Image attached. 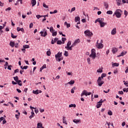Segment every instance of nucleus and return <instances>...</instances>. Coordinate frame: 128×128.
Segmentation results:
<instances>
[{
	"label": "nucleus",
	"instance_id": "45",
	"mask_svg": "<svg viewBox=\"0 0 128 128\" xmlns=\"http://www.w3.org/2000/svg\"><path fill=\"white\" fill-rule=\"evenodd\" d=\"M62 44V42L60 40H58L57 41V44Z\"/></svg>",
	"mask_w": 128,
	"mask_h": 128
},
{
	"label": "nucleus",
	"instance_id": "43",
	"mask_svg": "<svg viewBox=\"0 0 128 128\" xmlns=\"http://www.w3.org/2000/svg\"><path fill=\"white\" fill-rule=\"evenodd\" d=\"M64 56H68V51H65L64 53Z\"/></svg>",
	"mask_w": 128,
	"mask_h": 128
},
{
	"label": "nucleus",
	"instance_id": "12",
	"mask_svg": "<svg viewBox=\"0 0 128 128\" xmlns=\"http://www.w3.org/2000/svg\"><path fill=\"white\" fill-rule=\"evenodd\" d=\"M102 99L97 103L96 105V108H100V106H102Z\"/></svg>",
	"mask_w": 128,
	"mask_h": 128
},
{
	"label": "nucleus",
	"instance_id": "19",
	"mask_svg": "<svg viewBox=\"0 0 128 128\" xmlns=\"http://www.w3.org/2000/svg\"><path fill=\"white\" fill-rule=\"evenodd\" d=\"M104 6L105 7V8L106 10H108V2H104Z\"/></svg>",
	"mask_w": 128,
	"mask_h": 128
},
{
	"label": "nucleus",
	"instance_id": "59",
	"mask_svg": "<svg viewBox=\"0 0 128 128\" xmlns=\"http://www.w3.org/2000/svg\"><path fill=\"white\" fill-rule=\"evenodd\" d=\"M4 117H0V122H2V120H4Z\"/></svg>",
	"mask_w": 128,
	"mask_h": 128
},
{
	"label": "nucleus",
	"instance_id": "35",
	"mask_svg": "<svg viewBox=\"0 0 128 128\" xmlns=\"http://www.w3.org/2000/svg\"><path fill=\"white\" fill-rule=\"evenodd\" d=\"M112 66H120V64L116 62V63L113 64H112Z\"/></svg>",
	"mask_w": 128,
	"mask_h": 128
},
{
	"label": "nucleus",
	"instance_id": "28",
	"mask_svg": "<svg viewBox=\"0 0 128 128\" xmlns=\"http://www.w3.org/2000/svg\"><path fill=\"white\" fill-rule=\"evenodd\" d=\"M18 84V86H22V80H18L17 82Z\"/></svg>",
	"mask_w": 128,
	"mask_h": 128
},
{
	"label": "nucleus",
	"instance_id": "26",
	"mask_svg": "<svg viewBox=\"0 0 128 128\" xmlns=\"http://www.w3.org/2000/svg\"><path fill=\"white\" fill-rule=\"evenodd\" d=\"M100 24V28H104V26H106V24L105 22H101Z\"/></svg>",
	"mask_w": 128,
	"mask_h": 128
},
{
	"label": "nucleus",
	"instance_id": "53",
	"mask_svg": "<svg viewBox=\"0 0 128 128\" xmlns=\"http://www.w3.org/2000/svg\"><path fill=\"white\" fill-rule=\"evenodd\" d=\"M87 62L88 64H90V58H88Z\"/></svg>",
	"mask_w": 128,
	"mask_h": 128
},
{
	"label": "nucleus",
	"instance_id": "51",
	"mask_svg": "<svg viewBox=\"0 0 128 128\" xmlns=\"http://www.w3.org/2000/svg\"><path fill=\"white\" fill-rule=\"evenodd\" d=\"M43 6L46 8H48V6H46V4L44 3L43 4Z\"/></svg>",
	"mask_w": 128,
	"mask_h": 128
},
{
	"label": "nucleus",
	"instance_id": "49",
	"mask_svg": "<svg viewBox=\"0 0 128 128\" xmlns=\"http://www.w3.org/2000/svg\"><path fill=\"white\" fill-rule=\"evenodd\" d=\"M33 26H34V24L30 23L29 26L30 28H32Z\"/></svg>",
	"mask_w": 128,
	"mask_h": 128
},
{
	"label": "nucleus",
	"instance_id": "14",
	"mask_svg": "<svg viewBox=\"0 0 128 128\" xmlns=\"http://www.w3.org/2000/svg\"><path fill=\"white\" fill-rule=\"evenodd\" d=\"M116 34V28H114L112 29V30L111 32V34L112 36H114Z\"/></svg>",
	"mask_w": 128,
	"mask_h": 128
},
{
	"label": "nucleus",
	"instance_id": "46",
	"mask_svg": "<svg viewBox=\"0 0 128 128\" xmlns=\"http://www.w3.org/2000/svg\"><path fill=\"white\" fill-rule=\"evenodd\" d=\"M123 92H128V88H124L122 90Z\"/></svg>",
	"mask_w": 128,
	"mask_h": 128
},
{
	"label": "nucleus",
	"instance_id": "58",
	"mask_svg": "<svg viewBox=\"0 0 128 128\" xmlns=\"http://www.w3.org/2000/svg\"><path fill=\"white\" fill-rule=\"evenodd\" d=\"M8 104H10V106H12V108H14V106L11 102H8Z\"/></svg>",
	"mask_w": 128,
	"mask_h": 128
},
{
	"label": "nucleus",
	"instance_id": "3",
	"mask_svg": "<svg viewBox=\"0 0 128 128\" xmlns=\"http://www.w3.org/2000/svg\"><path fill=\"white\" fill-rule=\"evenodd\" d=\"M121 12H122V10L118 9L115 11L114 14H116V16L118 18H120L122 16V14H120Z\"/></svg>",
	"mask_w": 128,
	"mask_h": 128
},
{
	"label": "nucleus",
	"instance_id": "52",
	"mask_svg": "<svg viewBox=\"0 0 128 128\" xmlns=\"http://www.w3.org/2000/svg\"><path fill=\"white\" fill-rule=\"evenodd\" d=\"M118 68L115 69L114 71V74H118Z\"/></svg>",
	"mask_w": 128,
	"mask_h": 128
},
{
	"label": "nucleus",
	"instance_id": "22",
	"mask_svg": "<svg viewBox=\"0 0 128 128\" xmlns=\"http://www.w3.org/2000/svg\"><path fill=\"white\" fill-rule=\"evenodd\" d=\"M62 120H63V124H68V122H66V117L63 116Z\"/></svg>",
	"mask_w": 128,
	"mask_h": 128
},
{
	"label": "nucleus",
	"instance_id": "32",
	"mask_svg": "<svg viewBox=\"0 0 128 128\" xmlns=\"http://www.w3.org/2000/svg\"><path fill=\"white\" fill-rule=\"evenodd\" d=\"M23 48H30V46L28 44L24 45L23 46Z\"/></svg>",
	"mask_w": 128,
	"mask_h": 128
},
{
	"label": "nucleus",
	"instance_id": "21",
	"mask_svg": "<svg viewBox=\"0 0 128 128\" xmlns=\"http://www.w3.org/2000/svg\"><path fill=\"white\" fill-rule=\"evenodd\" d=\"M46 54L48 56H50V54H52V52H50V50H48V51L46 52Z\"/></svg>",
	"mask_w": 128,
	"mask_h": 128
},
{
	"label": "nucleus",
	"instance_id": "8",
	"mask_svg": "<svg viewBox=\"0 0 128 128\" xmlns=\"http://www.w3.org/2000/svg\"><path fill=\"white\" fill-rule=\"evenodd\" d=\"M84 34L88 36H92V32H91L89 30H87L84 32Z\"/></svg>",
	"mask_w": 128,
	"mask_h": 128
},
{
	"label": "nucleus",
	"instance_id": "18",
	"mask_svg": "<svg viewBox=\"0 0 128 128\" xmlns=\"http://www.w3.org/2000/svg\"><path fill=\"white\" fill-rule=\"evenodd\" d=\"M31 2L32 4V6H36V0H32L31 1Z\"/></svg>",
	"mask_w": 128,
	"mask_h": 128
},
{
	"label": "nucleus",
	"instance_id": "44",
	"mask_svg": "<svg viewBox=\"0 0 128 128\" xmlns=\"http://www.w3.org/2000/svg\"><path fill=\"white\" fill-rule=\"evenodd\" d=\"M126 54V51L122 52L121 53L122 56H124V54Z\"/></svg>",
	"mask_w": 128,
	"mask_h": 128
},
{
	"label": "nucleus",
	"instance_id": "15",
	"mask_svg": "<svg viewBox=\"0 0 128 128\" xmlns=\"http://www.w3.org/2000/svg\"><path fill=\"white\" fill-rule=\"evenodd\" d=\"M32 110L31 115L29 116V118H30V120H32V118L34 116V110Z\"/></svg>",
	"mask_w": 128,
	"mask_h": 128
},
{
	"label": "nucleus",
	"instance_id": "29",
	"mask_svg": "<svg viewBox=\"0 0 128 128\" xmlns=\"http://www.w3.org/2000/svg\"><path fill=\"white\" fill-rule=\"evenodd\" d=\"M37 126L40 128H44L42 126V123H38Z\"/></svg>",
	"mask_w": 128,
	"mask_h": 128
},
{
	"label": "nucleus",
	"instance_id": "54",
	"mask_svg": "<svg viewBox=\"0 0 128 128\" xmlns=\"http://www.w3.org/2000/svg\"><path fill=\"white\" fill-rule=\"evenodd\" d=\"M74 10H76V8L74 7L73 8H72L71 9L70 12L72 13V12H74Z\"/></svg>",
	"mask_w": 128,
	"mask_h": 128
},
{
	"label": "nucleus",
	"instance_id": "48",
	"mask_svg": "<svg viewBox=\"0 0 128 128\" xmlns=\"http://www.w3.org/2000/svg\"><path fill=\"white\" fill-rule=\"evenodd\" d=\"M76 46V44L74 42L70 46L71 48H74V46Z\"/></svg>",
	"mask_w": 128,
	"mask_h": 128
},
{
	"label": "nucleus",
	"instance_id": "36",
	"mask_svg": "<svg viewBox=\"0 0 128 128\" xmlns=\"http://www.w3.org/2000/svg\"><path fill=\"white\" fill-rule=\"evenodd\" d=\"M74 42L76 43V44H78V43L80 42V39H77V40H75Z\"/></svg>",
	"mask_w": 128,
	"mask_h": 128
},
{
	"label": "nucleus",
	"instance_id": "38",
	"mask_svg": "<svg viewBox=\"0 0 128 128\" xmlns=\"http://www.w3.org/2000/svg\"><path fill=\"white\" fill-rule=\"evenodd\" d=\"M108 114L109 116H112V112L110 110L108 111Z\"/></svg>",
	"mask_w": 128,
	"mask_h": 128
},
{
	"label": "nucleus",
	"instance_id": "20",
	"mask_svg": "<svg viewBox=\"0 0 128 128\" xmlns=\"http://www.w3.org/2000/svg\"><path fill=\"white\" fill-rule=\"evenodd\" d=\"M73 122H74V124H78V122H80V120L74 119L73 120Z\"/></svg>",
	"mask_w": 128,
	"mask_h": 128
},
{
	"label": "nucleus",
	"instance_id": "7",
	"mask_svg": "<svg viewBox=\"0 0 128 128\" xmlns=\"http://www.w3.org/2000/svg\"><path fill=\"white\" fill-rule=\"evenodd\" d=\"M92 94V92H88L86 90H84L81 94V96H90Z\"/></svg>",
	"mask_w": 128,
	"mask_h": 128
},
{
	"label": "nucleus",
	"instance_id": "47",
	"mask_svg": "<svg viewBox=\"0 0 128 128\" xmlns=\"http://www.w3.org/2000/svg\"><path fill=\"white\" fill-rule=\"evenodd\" d=\"M97 72H100V73L102 72V68L98 69L97 70Z\"/></svg>",
	"mask_w": 128,
	"mask_h": 128
},
{
	"label": "nucleus",
	"instance_id": "37",
	"mask_svg": "<svg viewBox=\"0 0 128 128\" xmlns=\"http://www.w3.org/2000/svg\"><path fill=\"white\" fill-rule=\"evenodd\" d=\"M50 31L52 34L54 31V27H50Z\"/></svg>",
	"mask_w": 128,
	"mask_h": 128
},
{
	"label": "nucleus",
	"instance_id": "23",
	"mask_svg": "<svg viewBox=\"0 0 128 128\" xmlns=\"http://www.w3.org/2000/svg\"><path fill=\"white\" fill-rule=\"evenodd\" d=\"M44 68H46V64L43 65V66L40 68V72H42V70H44Z\"/></svg>",
	"mask_w": 128,
	"mask_h": 128
},
{
	"label": "nucleus",
	"instance_id": "31",
	"mask_svg": "<svg viewBox=\"0 0 128 128\" xmlns=\"http://www.w3.org/2000/svg\"><path fill=\"white\" fill-rule=\"evenodd\" d=\"M76 104H71L69 105V108H76Z\"/></svg>",
	"mask_w": 128,
	"mask_h": 128
},
{
	"label": "nucleus",
	"instance_id": "11",
	"mask_svg": "<svg viewBox=\"0 0 128 128\" xmlns=\"http://www.w3.org/2000/svg\"><path fill=\"white\" fill-rule=\"evenodd\" d=\"M80 16L75 17V22H77V24H80Z\"/></svg>",
	"mask_w": 128,
	"mask_h": 128
},
{
	"label": "nucleus",
	"instance_id": "42",
	"mask_svg": "<svg viewBox=\"0 0 128 128\" xmlns=\"http://www.w3.org/2000/svg\"><path fill=\"white\" fill-rule=\"evenodd\" d=\"M107 14H112V10H108L106 12Z\"/></svg>",
	"mask_w": 128,
	"mask_h": 128
},
{
	"label": "nucleus",
	"instance_id": "50",
	"mask_svg": "<svg viewBox=\"0 0 128 128\" xmlns=\"http://www.w3.org/2000/svg\"><path fill=\"white\" fill-rule=\"evenodd\" d=\"M36 18L38 20L39 18H42V16L36 15Z\"/></svg>",
	"mask_w": 128,
	"mask_h": 128
},
{
	"label": "nucleus",
	"instance_id": "60",
	"mask_svg": "<svg viewBox=\"0 0 128 128\" xmlns=\"http://www.w3.org/2000/svg\"><path fill=\"white\" fill-rule=\"evenodd\" d=\"M28 68V66H24L22 70H26Z\"/></svg>",
	"mask_w": 128,
	"mask_h": 128
},
{
	"label": "nucleus",
	"instance_id": "40",
	"mask_svg": "<svg viewBox=\"0 0 128 128\" xmlns=\"http://www.w3.org/2000/svg\"><path fill=\"white\" fill-rule=\"evenodd\" d=\"M62 44H64V42H66V38H62Z\"/></svg>",
	"mask_w": 128,
	"mask_h": 128
},
{
	"label": "nucleus",
	"instance_id": "41",
	"mask_svg": "<svg viewBox=\"0 0 128 128\" xmlns=\"http://www.w3.org/2000/svg\"><path fill=\"white\" fill-rule=\"evenodd\" d=\"M76 90V87H74L73 88H72V90H71V93L72 94H74V90Z\"/></svg>",
	"mask_w": 128,
	"mask_h": 128
},
{
	"label": "nucleus",
	"instance_id": "9",
	"mask_svg": "<svg viewBox=\"0 0 128 128\" xmlns=\"http://www.w3.org/2000/svg\"><path fill=\"white\" fill-rule=\"evenodd\" d=\"M96 46L97 48H104V44H102V43L98 44V41L96 42Z\"/></svg>",
	"mask_w": 128,
	"mask_h": 128
},
{
	"label": "nucleus",
	"instance_id": "1",
	"mask_svg": "<svg viewBox=\"0 0 128 128\" xmlns=\"http://www.w3.org/2000/svg\"><path fill=\"white\" fill-rule=\"evenodd\" d=\"M106 74L103 73L102 74L101 76L98 78L97 82L99 86H102V84H104V81L102 80V78H106Z\"/></svg>",
	"mask_w": 128,
	"mask_h": 128
},
{
	"label": "nucleus",
	"instance_id": "62",
	"mask_svg": "<svg viewBox=\"0 0 128 128\" xmlns=\"http://www.w3.org/2000/svg\"><path fill=\"white\" fill-rule=\"evenodd\" d=\"M124 84L126 86H128V81H126L125 82H124Z\"/></svg>",
	"mask_w": 128,
	"mask_h": 128
},
{
	"label": "nucleus",
	"instance_id": "64",
	"mask_svg": "<svg viewBox=\"0 0 128 128\" xmlns=\"http://www.w3.org/2000/svg\"><path fill=\"white\" fill-rule=\"evenodd\" d=\"M34 112L36 113V114H38V110L36 109V108L34 109Z\"/></svg>",
	"mask_w": 128,
	"mask_h": 128
},
{
	"label": "nucleus",
	"instance_id": "34",
	"mask_svg": "<svg viewBox=\"0 0 128 128\" xmlns=\"http://www.w3.org/2000/svg\"><path fill=\"white\" fill-rule=\"evenodd\" d=\"M14 80L17 82L18 80V76H16L15 77H14Z\"/></svg>",
	"mask_w": 128,
	"mask_h": 128
},
{
	"label": "nucleus",
	"instance_id": "63",
	"mask_svg": "<svg viewBox=\"0 0 128 128\" xmlns=\"http://www.w3.org/2000/svg\"><path fill=\"white\" fill-rule=\"evenodd\" d=\"M119 94H124V92L122 91H119L118 92Z\"/></svg>",
	"mask_w": 128,
	"mask_h": 128
},
{
	"label": "nucleus",
	"instance_id": "56",
	"mask_svg": "<svg viewBox=\"0 0 128 128\" xmlns=\"http://www.w3.org/2000/svg\"><path fill=\"white\" fill-rule=\"evenodd\" d=\"M20 70L18 69H16L14 70V74H16V72H18Z\"/></svg>",
	"mask_w": 128,
	"mask_h": 128
},
{
	"label": "nucleus",
	"instance_id": "27",
	"mask_svg": "<svg viewBox=\"0 0 128 128\" xmlns=\"http://www.w3.org/2000/svg\"><path fill=\"white\" fill-rule=\"evenodd\" d=\"M117 5L120 6V2H122L121 0H116Z\"/></svg>",
	"mask_w": 128,
	"mask_h": 128
},
{
	"label": "nucleus",
	"instance_id": "33",
	"mask_svg": "<svg viewBox=\"0 0 128 128\" xmlns=\"http://www.w3.org/2000/svg\"><path fill=\"white\" fill-rule=\"evenodd\" d=\"M68 84H74V80H71L70 82H69Z\"/></svg>",
	"mask_w": 128,
	"mask_h": 128
},
{
	"label": "nucleus",
	"instance_id": "57",
	"mask_svg": "<svg viewBox=\"0 0 128 128\" xmlns=\"http://www.w3.org/2000/svg\"><path fill=\"white\" fill-rule=\"evenodd\" d=\"M12 66H8V70H12Z\"/></svg>",
	"mask_w": 128,
	"mask_h": 128
},
{
	"label": "nucleus",
	"instance_id": "4",
	"mask_svg": "<svg viewBox=\"0 0 128 128\" xmlns=\"http://www.w3.org/2000/svg\"><path fill=\"white\" fill-rule=\"evenodd\" d=\"M40 34L41 36H43L44 38L48 36V32L46 28H44L41 32H40Z\"/></svg>",
	"mask_w": 128,
	"mask_h": 128
},
{
	"label": "nucleus",
	"instance_id": "2",
	"mask_svg": "<svg viewBox=\"0 0 128 128\" xmlns=\"http://www.w3.org/2000/svg\"><path fill=\"white\" fill-rule=\"evenodd\" d=\"M62 52H58L57 54L55 55L56 60L57 62H60L64 60V58L62 57Z\"/></svg>",
	"mask_w": 128,
	"mask_h": 128
},
{
	"label": "nucleus",
	"instance_id": "17",
	"mask_svg": "<svg viewBox=\"0 0 128 128\" xmlns=\"http://www.w3.org/2000/svg\"><path fill=\"white\" fill-rule=\"evenodd\" d=\"M104 20V18H98V22L100 24L101 22H102Z\"/></svg>",
	"mask_w": 128,
	"mask_h": 128
},
{
	"label": "nucleus",
	"instance_id": "16",
	"mask_svg": "<svg viewBox=\"0 0 128 128\" xmlns=\"http://www.w3.org/2000/svg\"><path fill=\"white\" fill-rule=\"evenodd\" d=\"M57 40H58V38H54V40H52L51 42L52 44H54V43L56 42Z\"/></svg>",
	"mask_w": 128,
	"mask_h": 128
},
{
	"label": "nucleus",
	"instance_id": "30",
	"mask_svg": "<svg viewBox=\"0 0 128 128\" xmlns=\"http://www.w3.org/2000/svg\"><path fill=\"white\" fill-rule=\"evenodd\" d=\"M20 116V112H18V114H16L15 115V116L17 120H18V116Z\"/></svg>",
	"mask_w": 128,
	"mask_h": 128
},
{
	"label": "nucleus",
	"instance_id": "61",
	"mask_svg": "<svg viewBox=\"0 0 128 128\" xmlns=\"http://www.w3.org/2000/svg\"><path fill=\"white\" fill-rule=\"evenodd\" d=\"M128 12H127V11L126 10H124V14L125 15V16H128Z\"/></svg>",
	"mask_w": 128,
	"mask_h": 128
},
{
	"label": "nucleus",
	"instance_id": "13",
	"mask_svg": "<svg viewBox=\"0 0 128 128\" xmlns=\"http://www.w3.org/2000/svg\"><path fill=\"white\" fill-rule=\"evenodd\" d=\"M118 50V49L116 47H114L112 48V52L114 54H116Z\"/></svg>",
	"mask_w": 128,
	"mask_h": 128
},
{
	"label": "nucleus",
	"instance_id": "5",
	"mask_svg": "<svg viewBox=\"0 0 128 128\" xmlns=\"http://www.w3.org/2000/svg\"><path fill=\"white\" fill-rule=\"evenodd\" d=\"M96 50L95 49H92L91 50V54L90 55V58H92L93 60H94L96 58Z\"/></svg>",
	"mask_w": 128,
	"mask_h": 128
},
{
	"label": "nucleus",
	"instance_id": "39",
	"mask_svg": "<svg viewBox=\"0 0 128 128\" xmlns=\"http://www.w3.org/2000/svg\"><path fill=\"white\" fill-rule=\"evenodd\" d=\"M11 37L12 38H16L17 36L14 35V34L11 33Z\"/></svg>",
	"mask_w": 128,
	"mask_h": 128
},
{
	"label": "nucleus",
	"instance_id": "10",
	"mask_svg": "<svg viewBox=\"0 0 128 128\" xmlns=\"http://www.w3.org/2000/svg\"><path fill=\"white\" fill-rule=\"evenodd\" d=\"M42 92L41 90H32V94H42Z\"/></svg>",
	"mask_w": 128,
	"mask_h": 128
},
{
	"label": "nucleus",
	"instance_id": "25",
	"mask_svg": "<svg viewBox=\"0 0 128 128\" xmlns=\"http://www.w3.org/2000/svg\"><path fill=\"white\" fill-rule=\"evenodd\" d=\"M10 46L14 48V42H10Z\"/></svg>",
	"mask_w": 128,
	"mask_h": 128
},
{
	"label": "nucleus",
	"instance_id": "24",
	"mask_svg": "<svg viewBox=\"0 0 128 128\" xmlns=\"http://www.w3.org/2000/svg\"><path fill=\"white\" fill-rule=\"evenodd\" d=\"M56 34H58V32L56 30H54L52 33V36H56Z\"/></svg>",
	"mask_w": 128,
	"mask_h": 128
},
{
	"label": "nucleus",
	"instance_id": "6",
	"mask_svg": "<svg viewBox=\"0 0 128 128\" xmlns=\"http://www.w3.org/2000/svg\"><path fill=\"white\" fill-rule=\"evenodd\" d=\"M71 45H72V42L68 41L66 44V46H65V48L67 50H72V47H70Z\"/></svg>",
	"mask_w": 128,
	"mask_h": 128
},
{
	"label": "nucleus",
	"instance_id": "55",
	"mask_svg": "<svg viewBox=\"0 0 128 128\" xmlns=\"http://www.w3.org/2000/svg\"><path fill=\"white\" fill-rule=\"evenodd\" d=\"M15 48H18V42L14 43Z\"/></svg>",
	"mask_w": 128,
	"mask_h": 128
}]
</instances>
